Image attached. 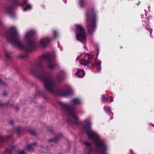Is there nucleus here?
I'll use <instances>...</instances> for the list:
<instances>
[{
    "label": "nucleus",
    "mask_w": 154,
    "mask_h": 154,
    "mask_svg": "<svg viewBox=\"0 0 154 154\" xmlns=\"http://www.w3.org/2000/svg\"><path fill=\"white\" fill-rule=\"evenodd\" d=\"M96 17L93 11L89 10L86 13V25L88 32L91 34L94 31L96 27Z\"/></svg>",
    "instance_id": "f257e3e1"
},
{
    "label": "nucleus",
    "mask_w": 154,
    "mask_h": 154,
    "mask_svg": "<svg viewBox=\"0 0 154 154\" xmlns=\"http://www.w3.org/2000/svg\"><path fill=\"white\" fill-rule=\"evenodd\" d=\"M79 63L80 64L84 66H86L91 64L94 67L96 66L97 69L99 70L101 68V62L95 60L92 56L88 54H86L85 56L83 58L81 59L79 61Z\"/></svg>",
    "instance_id": "f03ea898"
},
{
    "label": "nucleus",
    "mask_w": 154,
    "mask_h": 154,
    "mask_svg": "<svg viewBox=\"0 0 154 154\" xmlns=\"http://www.w3.org/2000/svg\"><path fill=\"white\" fill-rule=\"evenodd\" d=\"M75 31V35L77 40L80 41L86 40V35L84 29L81 25H76Z\"/></svg>",
    "instance_id": "7ed1b4c3"
},
{
    "label": "nucleus",
    "mask_w": 154,
    "mask_h": 154,
    "mask_svg": "<svg viewBox=\"0 0 154 154\" xmlns=\"http://www.w3.org/2000/svg\"><path fill=\"white\" fill-rule=\"evenodd\" d=\"M44 84L46 90L51 92L53 91L54 88V84L51 79L45 78Z\"/></svg>",
    "instance_id": "20e7f679"
},
{
    "label": "nucleus",
    "mask_w": 154,
    "mask_h": 154,
    "mask_svg": "<svg viewBox=\"0 0 154 154\" xmlns=\"http://www.w3.org/2000/svg\"><path fill=\"white\" fill-rule=\"evenodd\" d=\"M142 18V23L143 25L145 27V28L148 30H149L150 31V34L152 32V29L150 28V25L149 24V20L150 19L151 17L149 16L148 18L147 17V15L145 14L144 15H142L141 16ZM151 35H150L151 36Z\"/></svg>",
    "instance_id": "39448f33"
},
{
    "label": "nucleus",
    "mask_w": 154,
    "mask_h": 154,
    "mask_svg": "<svg viewBox=\"0 0 154 154\" xmlns=\"http://www.w3.org/2000/svg\"><path fill=\"white\" fill-rule=\"evenodd\" d=\"M24 40L26 42L27 44L30 45H32L33 41L31 37V32L30 31L26 32L25 34Z\"/></svg>",
    "instance_id": "423d86ee"
},
{
    "label": "nucleus",
    "mask_w": 154,
    "mask_h": 154,
    "mask_svg": "<svg viewBox=\"0 0 154 154\" xmlns=\"http://www.w3.org/2000/svg\"><path fill=\"white\" fill-rule=\"evenodd\" d=\"M72 92V90L70 88L67 90L65 89L61 90L59 91L58 94L60 95L66 96L70 95Z\"/></svg>",
    "instance_id": "0eeeda50"
},
{
    "label": "nucleus",
    "mask_w": 154,
    "mask_h": 154,
    "mask_svg": "<svg viewBox=\"0 0 154 154\" xmlns=\"http://www.w3.org/2000/svg\"><path fill=\"white\" fill-rule=\"evenodd\" d=\"M50 39L47 37H45L41 39L40 41V44L44 47H45L50 41Z\"/></svg>",
    "instance_id": "6e6552de"
},
{
    "label": "nucleus",
    "mask_w": 154,
    "mask_h": 154,
    "mask_svg": "<svg viewBox=\"0 0 154 154\" xmlns=\"http://www.w3.org/2000/svg\"><path fill=\"white\" fill-rule=\"evenodd\" d=\"M10 31V32L13 35L14 40L16 41L18 39V36L16 28L14 26L11 27Z\"/></svg>",
    "instance_id": "1a4fd4ad"
},
{
    "label": "nucleus",
    "mask_w": 154,
    "mask_h": 154,
    "mask_svg": "<svg viewBox=\"0 0 154 154\" xmlns=\"http://www.w3.org/2000/svg\"><path fill=\"white\" fill-rule=\"evenodd\" d=\"M69 116H71L74 120H76L77 117L76 116L74 110L72 108H69L68 110Z\"/></svg>",
    "instance_id": "9d476101"
},
{
    "label": "nucleus",
    "mask_w": 154,
    "mask_h": 154,
    "mask_svg": "<svg viewBox=\"0 0 154 154\" xmlns=\"http://www.w3.org/2000/svg\"><path fill=\"white\" fill-rule=\"evenodd\" d=\"M47 60L48 61V67L49 68L51 69H52L54 68L55 65L54 64V61L51 59L50 57H48L47 58Z\"/></svg>",
    "instance_id": "9b49d317"
},
{
    "label": "nucleus",
    "mask_w": 154,
    "mask_h": 154,
    "mask_svg": "<svg viewBox=\"0 0 154 154\" xmlns=\"http://www.w3.org/2000/svg\"><path fill=\"white\" fill-rule=\"evenodd\" d=\"M75 74L77 76L80 78H82L84 77L85 73L83 70L79 69L78 70Z\"/></svg>",
    "instance_id": "f8f14e48"
},
{
    "label": "nucleus",
    "mask_w": 154,
    "mask_h": 154,
    "mask_svg": "<svg viewBox=\"0 0 154 154\" xmlns=\"http://www.w3.org/2000/svg\"><path fill=\"white\" fill-rule=\"evenodd\" d=\"M81 101L80 99L78 98H74L71 101V104L72 105L80 104Z\"/></svg>",
    "instance_id": "ddd939ff"
},
{
    "label": "nucleus",
    "mask_w": 154,
    "mask_h": 154,
    "mask_svg": "<svg viewBox=\"0 0 154 154\" xmlns=\"http://www.w3.org/2000/svg\"><path fill=\"white\" fill-rule=\"evenodd\" d=\"M16 46L21 48L26 49V47H25L21 42H18L15 43Z\"/></svg>",
    "instance_id": "4468645a"
},
{
    "label": "nucleus",
    "mask_w": 154,
    "mask_h": 154,
    "mask_svg": "<svg viewBox=\"0 0 154 154\" xmlns=\"http://www.w3.org/2000/svg\"><path fill=\"white\" fill-rule=\"evenodd\" d=\"M31 8V6L30 5L27 4L26 6L25 7L23 6V10L25 11H28Z\"/></svg>",
    "instance_id": "2eb2a0df"
},
{
    "label": "nucleus",
    "mask_w": 154,
    "mask_h": 154,
    "mask_svg": "<svg viewBox=\"0 0 154 154\" xmlns=\"http://www.w3.org/2000/svg\"><path fill=\"white\" fill-rule=\"evenodd\" d=\"M35 144H32L29 145L27 147V148L28 150L29 151H32L33 150V147L34 146H35Z\"/></svg>",
    "instance_id": "dca6fc26"
},
{
    "label": "nucleus",
    "mask_w": 154,
    "mask_h": 154,
    "mask_svg": "<svg viewBox=\"0 0 154 154\" xmlns=\"http://www.w3.org/2000/svg\"><path fill=\"white\" fill-rule=\"evenodd\" d=\"M79 5L81 7H83L85 5V3L84 0H80L79 1Z\"/></svg>",
    "instance_id": "f3484780"
},
{
    "label": "nucleus",
    "mask_w": 154,
    "mask_h": 154,
    "mask_svg": "<svg viewBox=\"0 0 154 154\" xmlns=\"http://www.w3.org/2000/svg\"><path fill=\"white\" fill-rule=\"evenodd\" d=\"M108 96L107 94H105L103 96V99L104 101H107L108 100Z\"/></svg>",
    "instance_id": "a211bd4d"
},
{
    "label": "nucleus",
    "mask_w": 154,
    "mask_h": 154,
    "mask_svg": "<svg viewBox=\"0 0 154 154\" xmlns=\"http://www.w3.org/2000/svg\"><path fill=\"white\" fill-rule=\"evenodd\" d=\"M106 107H107L105 106L104 107V109H105L108 112H110L111 111L110 109L109 108H106Z\"/></svg>",
    "instance_id": "6ab92c4d"
},
{
    "label": "nucleus",
    "mask_w": 154,
    "mask_h": 154,
    "mask_svg": "<svg viewBox=\"0 0 154 154\" xmlns=\"http://www.w3.org/2000/svg\"><path fill=\"white\" fill-rule=\"evenodd\" d=\"M54 36H55V38H56L57 37V32L55 31H54Z\"/></svg>",
    "instance_id": "aec40b11"
},
{
    "label": "nucleus",
    "mask_w": 154,
    "mask_h": 154,
    "mask_svg": "<svg viewBox=\"0 0 154 154\" xmlns=\"http://www.w3.org/2000/svg\"><path fill=\"white\" fill-rule=\"evenodd\" d=\"M85 144L86 146H89L90 145V143L87 141L85 142Z\"/></svg>",
    "instance_id": "412c9836"
},
{
    "label": "nucleus",
    "mask_w": 154,
    "mask_h": 154,
    "mask_svg": "<svg viewBox=\"0 0 154 154\" xmlns=\"http://www.w3.org/2000/svg\"><path fill=\"white\" fill-rule=\"evenodd\" d=\"M31 71V72L32 73L35 74V71H33V70H32H32Z\"/></svg>",
    "instance_id": "4be33fe9"
},
{
    "label": "nucleus",
    "mask_w": 154,
    "mask_h": 154,
    "mask_svg": "<svg viewBox=\"0 0 154 154\" xmlns=\"http://www.w3.org/2000/svg\"><path fill=\"white\" fill-rule=\"evenodd\" d=\"M14 121L13 120L11 121L10 122V123L11 125H12Z\"/></svg>",
    "instance_id": "5701e85b"
},
{
    "label": "nucleus",
    "mask_w": 154,
    "mask_h": 154,
    "mask_svg": "<svg viewBox=\"0 0 154 154\" xmlns=\"http://www.w3.org/2000/svg\"><path fill=\"white\" fill-rule=\"evenodd\" d=\"M24 153L23 151H22L20 152V154H24Z\"/></svg>",
    "instance_id": "b1692460"
},
{
    "label": "nucleus",
    "mask_w": 154,
    "mask_h": 154,
    "mask_svg": "<svg viewBox=\"0 0 154 154\" xmlns=\"http://www.w3.org/2000/svg\"><path fill=\"white\" fill-rule=\"evenodd\" d=\"M27 2V0H24L23 1V3L24 4H26Z\"/></svg>",
    "instance_id": "393cba45"
},
{
    "label": "nucleus",
    "mask_w": 154,
    "mask_h": 154,
    "mask_svg": "<svg viewBox=\"0 0 154 154\" xmlns=\"http://www.w3.org/2000/svg\"><path fill=\"white\" fill-rule=\"evenodd\" d=\"M5 55H6V57L8 58H9V57L8 55V54H5Z\"/></svg>",
    "instance_id": "a878e982"
},
{
    "label": "nucleus",
    "mask_w": 154,
    "mask_h": 154,
    "mask_svg": "<svg viewBox=\"0 0 154 154\" xmlns=\"http://www.w3.org/2000/svg\"><path fill=\"white\" fill-rule=\"evenodd\" d=\"M3 95L5 96L7 95V94L5 92H4L3 94Z\"/></svg>",
    "instance_id": "bb28decb"
},
{
    "label": "nucleus",
    "mask_w": 154,
    "mask_h": 154,
    "mask_svg": "<svg viewBox=\"0 0 154 154\" xmlns=\"http://www.w3.org/2000/svg\"><path fill=\"white\" fill-rule=\"evenodd\" d=\"M79 58V57H78L76 59V60H77Z\"/></svg>",
    "instance_id": "cd10ccee"
},
{
    "label": "nucleus",
    "mask_w": 154,
    "mask_h": 154,
    "mask_svg": "<svg viewBox=\"0 0 154 154\" xmlns=\"http://www.w3.org/2000/svg\"><path fill=\"white\" fill-rule=\"evenodd\" d=\"M113 99H112V100H110V101H113Z\"/></svg>",
    "instance_id": "c85d7f7f"
},
{
    "label": "nucleus",
    "mask_w": 154,
    "mask_h": 154,
    "mask_svg": "<svg viewBox=\"0 0 154 154\" xmlns=\"http://www.w3.org/2000/svg\"><path fill=\"white\" fill-rule=\"evenodd\" d=\"M44 57L45 58H46V56H45H45H44Z\"/></svg>",
    "instance_id": "c756f323"
},
{
    "label": "nucleus",
    "mask_w": 154,
    "mask_h": 154,
    "mask_svg": "<svg viewBox=\"0 0 154 154\" xmlns=\"http://www.w3.org/2000/svg\"><path fill=\"white\" fill-rule=\"evenodd\" d=\"M0 105H1V103L0 102Z\"/></svg>",
    "instance_id": "7c9ffc66"
},
{
    "label": "nucleus",
    "mask_w": 154,
    "mask_h": 154,
    "mask_svg": "<svg viewBox=\"0 0 154 154\" xmlns=\"http://www.w3.org/2000/svg\"><path fill=\"white\" fill-rule=\"evenodd\" d=\"M1 81V80H0V81Z\"/></svg>",
    "instance_id": "2f4dec72"
}]
</instances>
